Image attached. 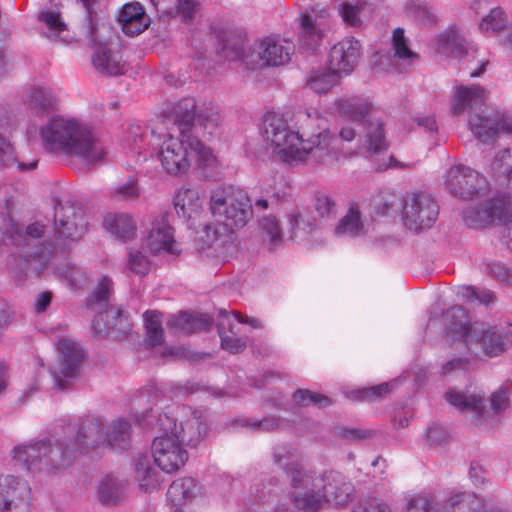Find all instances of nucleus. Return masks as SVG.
Wrapping results in <instances>:
<instances>
[{
    "label": "nucleus",
    "mask_w": 512,
    "mask_h": 512,
    "mask_svg": "<svg viewBox=\"0 0 512 512\" xmlns=\"http://www.w3.org/2000/svg\"><path fill=\"white\" fill-rule=\"evenodd\" d=\"M391 45L393 61L399 66L400 72L412 66L419 59V55L409 47V41L402 28H396L393 31Z\"/></svg>",
    "instance_id": "nucleus-34"
},
{
    "label": "nucleus",
    "mask_w": 512,
    "mask_h": 512,
    "mask_svg": "<svg viewBox=\"0 0 512 512\" xmlns=\"http://www.w3.org/2000/svg\"><path fill=\"white\" fill-rule=\"evenodd\" d=\"M242 425L249 427L252 431L269 432L282 427L284 421L279 417L269 416L262 420H243Z\"/></svg>",
    "instance_id": "nucleus-57"
},
{
    "label": "nucleus",
    "mask_w": 512,
    "mask_h": 512,
    "mask_svg": "<svg viewBox=\"0 0 512 512\" xmlns=\"http://www.w3.org/2000/svg\"><path fill=\"white\" fill-rule=\"evenodd\" d=\"M442 512H502L498 509L487 510L483 500L473 493L458 492L442 500Z\"/></svg>",
    "instance_id": "nucleus-26"
},
{
    "label": "nucleus",
    "mask_w": 512,
    "mask_h": 512,
    "mask_svg": "<svg viewBox=\"0 0 512 512\" xmlns=\"http://www.w3.org/2000/svg\"><path fill=\"white\" fill-rule=\"evenodd\" d=\"M128 267L134 274L144 276L150 270V261L141 251L132 250L129 252Z\"/></svg>",
    "instance_id": "nucleus-56"
},
{
    "label": "nucleus",
    "mask_w": 512,
    "mask_h": 512,
    "mask_svg": "<svg viewBox=\"0 0 512 512\" xmlns=\"http://www.w3.org/2000/svg\"><path fill=\"white\" fill-rule=\"evenodd\" d=\"M200 488L195 479L191 477L180 478L172 482L167 491V498L175 508V512H182L181 508L191 503L198 495Z\"/></svg>",
    "instance_id": "nucleus-27"
},
{
    "label": "nucleus",
    "mask_w": 512,
    "mask_h": 512,
    "mask_svg": "<svg viewBox=\"0 0 512 512\" xmlns=\"http://www.w3.org/2000/svg\"><path fill=\"white\" fill-rule=\"evenodd\" d=\"M147 129L139 124H131L126 132L125 143L134 153H141L146 148Z\"/></svg>",
    "instance_id": "nucleus-52"
},
{
    "label": "nucleus",
    "mask_w": 512,
    "mask_h": 512,
    "mask_svg": "<svg viewBox=\"0 0 512 512\" xmlns=\"http://www.w3.org/2000/svg\"><path fill=\"white\" fill-rule=\"evenodd\" d=\"M88 231L85 212L80 205L70 200L55 201L54 213V244L44 247L34 253L35 257L49 258L54 251H70L80 242Z\"/></svg>",
    "instance_id": "nucleus-10"
},
{
    "label": "nucleus",
    "mask_w": 512,
    "mask_h": 512,
    "mask_svg": "<svg viewBox=\"0 0 512 512\" xmlns=\"http://www.w3.org/2000/svg\"><path fill=\"white\" fill-rule=\"evenodd\" d=\"M469 129L483 143L493 142L500 133L512 132V119L504 114L493 116L474 114L468 120Z\"/></svg>",
    "instance_id": "nucleus-20"
},
{
    "label": "nucleus",
    "mask_w": 512,
    "mask_h": 512,
    "mask_svg": "<svg viewBox=\"0 0 512 512\" xmlns=\"http://www.w3.org/2000/svg\"><path fill=\"white\" fill-rule=\"evenodd\" d=\"M197 0H176L177 13L184 21H191L197 12Z\"/></svg>",
    "instance_id": "nucleus-64"
},
{
    "label": "nucleus",
    "mask_w": 512,
    "mask_h": 512,
    "mask_svg": "<svg viewBox=\"0 0 512 512\" xmlns=\"http://www.w3.org/2000/svg\"><path fill=\"white\" fill-rule=\"evenodd\" d=\"M46 150L76 157L87 165L101 162L105 148L91 126L85 122L65 116H54L40 129Z\"/></svg>",
    "instance_id": "nucleus-5"
},
{
    "label": "nucleus",
    "mask_w": 512,
    "mask_h": 512,
    "mask_svg": "<svg viewBox=\"0 0 512 512\" xmlns=\"http://www.w3.org/2000/svg\"><path fill=\"white\" fill-rule=\"evenodd\" d=\"M146 245L150 252L154 254L160 252L179 253L180 250L174 238V229L169 223L167 213L162 214L152 222Z\"/></svg>",
    "instance_id": "nucleus-23"
},
{
    "label": "nucleus",
    "mask_w": 512,
    "mask_h": 512,
    "mask_svg": "<svg viewBox=\"0 0 512 512\" xmlns=\"http://www.w3.org/2000/svg\"><path fill=\"white\" fill-rule=\"evenodd\" d=\"M113 293V281L103 276L88 299V307L97 313L92 325L97 334H109L116 330L125 332L128 328L127 320L123 318L122 311L109 306Z\"/></svg>",
    "instance_id": "nucleus-13"
},
{
    "label": "nucleus",
    "mask_w": 512,
    "mask_h": 512,
    "mask_svg": "<svg viewBox=\"0 0 512 512\" xmlns=\"http://www.w3.org/2000/svg\"><path fill=\"white\" fill-rule=\"evenodd\" d=\"M46 226L39 222L35 221L26 226L23 230L16 224L13 219L9 215V211L6 216L2 217L0 222V232L3 237V241L9 242L12 245L22 248L25 250L27 258L38 259L41 263L47 258L44 257H35L34 253L37 250H41L44 247H49L48 245L42 244L40 247H37L35 250H30V247L35 245V243L42 238L45 234Z\"/></svg>",
    "instance_id": "nucleus-17"
},
{
    "label": "nucleus",
    "mask_w": 512,
    "mask_h": 512,
    "mask_svg": "<svg viewBox=\"0 0 512 512\" xmlns=\"http://www.w3.org/2000/svg\"><path fill=\"white\" fill-rule=\"evenodd\" d=\"M487 98V92L477 85L456 87L452 101L453 114H462L468 109L482 106Z\"/></svg>",
    "instance_id": "nucleus-28"
},
{
    "label": "nucleus",
    "mask_w": 512,
    "mask_h": 512,
    "mask_svg": "<svg viewBox=\"0 0 512 512\" xmlns=\"http://www.w3.org/2000/svg\"><path fill=\"white\" fill-rule=\"evenodd\" d=\"M406 10L410 16L414 17L415 19L419 20L424 24H432L436 20L435 16L429 11V9L426 6L421 5L415 0H409L406 3Z\"/></svg>",
    "instance_id": "nucleus-59"
},
{
    "label": "nucleus",
    "mask_w": 512,
    "mask_h": 512,
    "mask_svg": "<svg viewBox=\"0 0 512 512\" xmlns=\"http://www.w3.org/2000/svg\"><path fill=\"white\" fill-rule=\"evenodd\" d=\"M406 512H442V501L430 493H420L407 500Z\"/></svg>",
    "instance_id": "nucleus-46"
},
{
    "label": "nucleus",
    "mask_w": 512,
    "mask_h": 512,
    "mask_svg": "<svg viewBox=\"0 0 512 512\" xmlns=\"http://www.w3.org/2000/svg\"><path fill=\"white\" fill-rule=\"evenodd\" d=\"M58 351L60 362L57 367L51 370V374L55 386L65 389L69 384V380L76 377L84 353L78 343L67 338L59 340Z\"/></svg>",
    "instance_id": "nucleus-18"
},
{
    "label": "nucleus",
    "mask_w": 512,
    "mask_h": 512,
    "mask_svg": "<svg viewBox=\"0 0 512 512\" xmlns=\"http://www.w3.org/2000/svg\"><path fill=\"white\" fill-rule=\"evenodd\" d=\"M28 486L12 475L0 476V510H9L12 503L28 493Z\"/></svg>",
    "instance_id": "nucleus-36"
},
{
    "label": "nucleus",
    "mask_w": 512,
    "mask_h": 512,
    "mask_svg": "<svg viewBox=\"0 0 512 512\" xmlns=\"http://www.w3.org/2000/svg\"><path fill=\"white\" fill-rule=\"evenodd\" d=\"M138 421L143 428H151L160 433L152 442L154 463L166 473L178 471L187 461L188 453L178 438L172 435L176 428V419L167 413L162 414L151 409Z\"/></svg>",
    "instance_id": "nucleus-7"
},
{
    "label": "nucleus",
    "mask_w": 512,
    "mask_h": 512,
    "mask_svg": "<svg viewBox=\"0 0 512 512\" xmlns=\"http://www.w3.org/2000/svg\"><path fill=\"white\" fill-rule=\"evenodd\" d=\"M221 318L218 323V333L221 339V347L231 353L242 352L246 348V341L236 337L238 334L237 324L225 311H221Z\"/></svg>",
    "instance_id": "nucleus-32"
},
{
    "label": "nucleus",
    "mask_w": 512,
    "mask_h": 512,
    "mask_svg": "<svg viewBox=\"0 0 512 512\" xmlns=\"http://www.w3.org/2000/svg\"><path fill=\"white\" fill-rule=\"evenodd\" d=\"M491 169L497 176H504L508 182L512 183V149L500 151L495 156Z\"/></svg>",
    "instance_id": "nucleus-54"
},
{
    "label": "nucleus",
    "mask_w": 512,
    "mask_h": 512,
    "mask_svg": "<svg viewBox=\"0 0 512 512\" xmlns=\"http://www.w3.org/2000/svg\"><path fill=\"white\" fill-rule=\"evenodd\" d=\"M13 165H17L19 170H32L36 167L37 161L18 162L11 143L0 134V166L11 167Z\"/></svg>",
    "instance_id": "nucleus-50"
},
{
    "label": "nucleus",
    "mask_w": 512,
    "mask_h": 512,
    "mask_svg": "<svg viewBox=\"0 0 512 512\" xmlns=\"http://www.w3.org/2000/svg\"><path fill=\"white\" fill-rule=\"evenodd\" d=\"M211 323L212 320L207 314H189L186 312H180L177 316H171L167 322V326L180 333L192 334L198 331L207 330Z\"/></svg>",
    "instance_id": "nucleus-31"
},
{
    "label": "nucleus",
    "mask_w": 512,
    "mask_h": 512,
    "mask_svg": "<svg viewBox=\"0 0 512 512\" xmlns=\"http://www.w3.org/2000/svg\"><path fill=\"white\" fill-rule=\"evenodd\" d=\"M104 227L114 239L122 243L131 241L136 236V222L126 213L108 214L104 218Z\"/></svg>",
    "instance_id": "nucleus-29"
},
{
    "label": "nucleus",
    "mask_w": 512,
    "mask_h": 512,
    "mask_svg": "<svg viewBox=\"0 0 512 512\" xmlns=\"http://www.w3.org/2000/svg\"><path fill=\"white\" fill-rule=\"evenodd\" d=\"M361 54L359 41L353 37L345 38L331 48L329 66L341 75H348L357 66Z\"/></svg>",
    "instance_id": "nucleus-22"
},
{
    "label": "nucleus",
    "mask_w": 512,
    "mask_h": 512,
    "mask_svg": "<svg viewBox=\"0 0 512 512\" xmlns=\"http://www.w3.org/2000/svg\"><path fill=\"white\" fill-rule=\"evenodd\" d=\"M338 12L346 25L351 27H358L361 25L359 5L343 2L339 4Z\"/></svg>",
    "instance_id": "nucleus-58"
},
{
    "label": "nucleus",
    "mask_w": 512,
    "mask_h": 512,
    "mask_svg": "<svg viewBox=\"0 0 512 512\" xmlns=\"http://www.w3.org/2000/svg\"><path fill=\"white\" fill-rule=\"evenodd\" d=\"M446 338L454 345L463 346L472 353L480 350L485 356L496 357L505 350L506 328L482 322H472L468 312L461 306H453L445 312Z\"/></svg>",
    "instance_id": "nucleus-6"
},
{
    "label": "nucleus",
    "mask_w": 512,
    "mask_h": 512,
    "mask_svg": "<svg viewBox=\"0 0 512 512\" xmlns=\"http://www.w3.org/2000/svg\"><path fill=\"white\" fill-rule=\"evenodd\" d=\"M352 512H391L388 504L378 499L361 500L353 506Z\"/></svg>",
    "instance_id": "nucleus-61"
},
{
    "label": "nucleus",
    "mask_w": 512,
    "mask_h": 512,
    "mask_svg": "<svg viewBox=\"0 0 512 512\" xmlns=\"http://www.w3.org/2000/svg\"><path fill=\"white\" fill-rule=\"evenodd\" d=\"M446 399L460 410L472 412L479 425L498 423L499 415L510 405L509 391L504 387L498 388L490 395L489 406L481 395L476 394L448 392Z\"/></svg>",
    "instance_id": "nucleus-12"
},
{
    "label": "nucleus",
    "mask_w": 512,
    "mask_h": 512,
    "mask_svg": "<svg viewBox=\"0 0 512 512\" xmlns=\"http://www.w3.org/2000/svg\"><path fill=\"white\" fill-rule=\"evenodd\" d=\"M263 137L273 153L288 164L312 160L327 166L355 153L345 143L356 137L355 128L344 125L337 134L327 127V120L315 109L296 113V128L289 125V115L267 112L262 122Z\"/></svg>",
    "instance_id": "nucleus-1"
},
{
    "label": "nucleus",
    "mask_w": 512,
    "mask_h": 512,
    "mask_svg": "<svg viewBox=\"0 0 512 512\" xmlns=\"http://www.w3.org/2000/svg\"><path fill=\"white\" fill-rule=\"evenodd\" d=\"M508 17L501 7L492 8L479 22V30L485 35H496L506 29Z\"/></svg>",
    "instance_id": "nucleus-44"
},
{
    "label": "nucleus",
    "mask_w": 512,
    "mask_h": 512,
    "mask_svg": "<svg viewBox=\"0 0 512 512\" xmlns=\"http://www.w3.org/2000/svg\"><path fill=\"white\" fill-rule=\"evenodd\" d=\"M90 43L96 47L92 55V64L98 72L111 76L121 75L125 72V63L118 52L111 50L106 44L98 45L97 37L95 44L91 41Z\"/></svg>",
    "instance_id": "nucleus-24"
},
{
    "label": "nucleus",
    "mask_w": 512,
    "mask_h": 512,
    "mask_svg": "<svg viewBox=\"0 0 512 512\" xmlns=\"http://www.w3.org/2000/svg\"><path fill=\"white\" fill-rule=\"evenodd\" d=\"M165 116L172 120L182 131L190 133L196 120L204 129L216 127L221 120L219 108L212 103L199 108L194 98H183L164 110Z\"/></svg>",
    "instance_id": "nucleus-15"
},
{
    "label": "nucleus",
    "mask_w": 512,
    "mask_h": 512,
    "mask_svg": "<svg viewBox=\"0 0 512 512\" xmlns=\"http://www.w3.org/2000/svg\"><path fill=\"white\" fill-rule=\"evenodd\" d=\"M445 187L449 192H485L488 181L470 167L455 165L446 172Z\"/></svg>",
    "instance_id": "nucleus-21"
},
{
    "label": "nucleus",
    "mask_w": 512,
    "mask_h": 512,
    "mask_svg": "<svg viewBox=\"0 0 512 512\" xmlns=\"http://www.w3.org/2000/svg\"><path fill=\"white\" fill-rule=\"evenodd\" d=\"M57 101L58 99L52 89L46 87H33L27 95L29 106L39 112H47L54 109Z\"/></svg>",
    "instance_id": "nucleus-43"
},
{
    "label": "nucleus",
    "mask_w": 512,
    "mask_h": 512,
    "mask_svg": "<svg viewBox=\"0 0 512 512\" xmlns=\"http://www.w3.org/2000/svg\"><path fill=\"white\" fill-rule=\"evenodd\" d=\"M475 195L462 211L467 226L479 228L493 223L512 222V194H493L486 198Z\"/></svg>",
    "instance_id": "nucleus-11"
},
{
    "label": "nucleus",
    "mask_w": 512,
    "mask_h": 512,
    "mask_svg": "<svg viewBox=\"0 0 512 512\" xmlns=\"http://www.w3.org/2000/svg\"><path fill=\"white\" fill-rule=\"evenodd\" d=\"M437 49L447 55H458L463 50L462 39L456 29L450 28L437 38Z\"/></svg>",
    "instance_id": "nucleus-49"
},
{
    "label": "nucleus",
    "mask_w": 512,
    "mask_h": 512,
    "mask_svg": "<svg viewBox=\"0 0 512 512\" xmlns=\"http://www.w3.org/2000/svg\"><path fill=\"white\" fill-rule=\"evenodd\" d=\"M146 177L138 175H129L117 187L116 192H142L147 189L145 186Z\"/></svg>",
    "instance_id": "nucleus-62"
},
{
    "label": "nucleus",
    "mask_w": 512,
    "mask_h": 512,
    "mask_svg": "<svg viewBox=\"0 0 512 512\" xmlns=\"http://www.w3.org/2000/svg\"><path fill=\"white\" fill-rule=\"evenodd\" d=\"M364 232V221L360 207L357 203H350L346 213L340 218L336 227L337 236L357 238Z\"/></svg>",
    "instance_id": "nucleus-33"
},
{
    "label": "nucleus",
    "mask_w": 512,
    "mask_h": 512,
    "mask_svg": "<svg viewBox=\"0 0 512 512\" xmlns=\"http://www.w3.org/2000/svg\"><path fill=\"white\" fill-rule=\"evenodd\" d=\"M206 194H176L173 204L179 217L190 219L199 214L206 201Z\"/></svg>",
    "instance_id": "nucleus-41"
},
{
    "label": "nucleus",
    "mask_w": 512,
    "mask_h": 512,
    "mask_svg": "<svg viewBox=\"0 0 512 512\" xmlns=\"http://www.w3.org/2000/svg\"><path fill=\"white\" fill-rule=\"evenodd\" d=\"M379 202L377 215L386 216L401 207L404 225L411 231L419 232L430 228L439 215V205L432 194H388Z\"/></svg>",
    "instance_id": "nucleus-9"
},
{
    "label": "nucleus",
    "mask_w": 512,
    "mask_h": 512,
    "mask_svg": "<svg viewBox=\"0 0 512 512\" xmlns=\"http://www.w3.org/2000/svg\"><path fill=\"white\" fill-rule=\"evenodd\" d=\"M118 21L122 31L129 36L139 35L148 27L145 11L138 3L125 4L119 13Z\"/></svg>",
    "instance_id": "nucleus-30"
},
{
    "label": "nucleus",
    "mask_w": 512,
    "mask_h": 512,
    "mask_svg": "<svg viewBox=\"0 0 512 512\" xmlns=\"http://www.w3.org/2000/svg\"><path fill=\"white\" fill-rule=\"evenodd\" d=\"M206 434V426L200 413L193 411L187 419L176 422L173 436L177 437L182 445L195 447Z\"/></svg>",
    "instance_id": "nucleus-25"
},
{
    "label": "nucleus",
    "mask_w": 512,
    "mask_h": 512,
    "mask_svg": "<svg viewBox=\"0 0 512 512\" xmlns=\"http://www.w3.org/2000/svg\"><path fill=\"white\" fill-rule=\"evenodd\" d=\"M38 21L46 27V35L48 38L54 41L60 39L65 43L69 42L67 36L63 35L68 32L67 25L62 20L61 13L58 10H52L50 8L43 9L38 14Z\"/></svg>",
    "instance_id": "nucleus-38"
},
{
    "label": "nucleus",
    "mask_w": 512,
    "mask_h": 512,
    "mask_svg": "<svg viewBox=\"0 0 512 512\" xmlns=\"http://www.w3.org/2000/svg\"><path fill=\"white\" fill-rule=\"evenodd\" d=\"M336 107L340 116L348 120L359 124L369 122L366 132L368 151L379 153L388 148L384 123L378 119L370 120L372 105L367 99L360 97L342 98L337 101Z\"/></svg>",
    "instance_id": "nucleus-14"
},
{
    "label": "nucleus",
    "mask_w": 512,
    "mask_h": 512,
    "mask_svg": "<svg viewBox=\"0 0 512 512\" xmlns=\"http://www.w3.org/2000/svg\"><path fill=\"white\" fill-rule=\"evenodd\" d=\"M106 428L103 418L88 416L80 419L72 446L61 439L29 441L16 446L13 457L33 474L55 475L71 465L76 450L86 452L104 445Z\"/></svg>",
    "instance_id": "nucleus-2"
},
{
    "label": "nucleus",
    "mask_w": 512,
    "mask_h": 512,
    "mask_svg": "<svg viewBox=\"0 0 512 512\" xmlns=\"http://www.w3.org/2000/svg\"><path fill=\"white\" fill-rule=\"evenodd\" d=\"M313 207L321 218L333 217L337 212V204L329 194H317L313 200Z\"/></svg>",
    "instance_id": "nucleus-55"
},
{
    "label": "nucleus",
    "mask_w": 512,
    "mask_h": 512,
    "mask_svg": "<svg viewBox=\"0 0 512 512\" xmlns=\"http://www.w3.org/2000/svg\"><path fill=\"white\" fill-rule=\"evenodd\" d=\"M295 50L293 42L279 37H266L245 53L240 37L222 47V55L229 61H241L248 68L280 66L288 63Z\"/></svg>",
    "instance_id": "nucleus-8"
},
{
    "label": "nucleus",
    "mask_w": 512,
    "mask_h": 512,
    "mask_svg": "<svg viewBox=\"0 0 512 512\" xmlns=\"http://www.w3.org/2000/svg\"><path fill=\"white\" fill-rule=\"evenodd\" d=\"M325 9L316 14L314 10L301 17V30L299 35L300 49L313 53L322 44L325 31L328 27V17Z\"/></svg>",
    "instance_id": "nucleus-19"
},
{
    "label": "nucleus",
    "mask_w": 512,
    "mask_h": 512,
    "mask_svg": "<svg viewBox=\"0 0 512 512\" xmlns=\"http://www.w3.org/2000/svg\"><path fill=\"white\" fill-rule=\"evenodd\" d=\"M85 11H86V34L89 41L93 44L96 43V30H97V22H96V14L93 12V4L94 0H79Z\"/></svg>",
    "instance_id": "nucleus-60"
},
{
    "label": "nucleus",
    "mask_w": 512,
    "mask_h": 512,
    "mask_svg": "<svg viewBox=\"0 0 512 512\" xmlns=\"http://www.w3.org/2000/svg\"><path fill=\"white\" fill-rule=\"evenodd\" d=\"M232 230L224 222L207 225L204 229L205 241L208 246L222 247L232 241Z\"/></svg>",
    "instance_id": "nucleus-48"
},
{
    "label": "nucleus",
    "mask_w": 512,
    "mask_h": 512,
    "mask_svg": "<svg viewBox=\"0 0 512 512\" xmlns=\"http://www.w3.org/2000/svg\"><path fill=\"white\" fill-rule=\"evenodd\" d=\"M130 429L131 425L127 420H113L105 429V443L113 448L125 449L129 444Z\"/></svg>",
    "instance_id": "nucleus-40"
},
{
    "label": "nucleus",
    "mask_w": 512,
    "mask_h": 512,
    "mask_svg": "<svg viewBox=\"0 0 512 512\" xmlns=\"http://www.w3.org/2000/svg\"><path fill=\"white\" fill-rule=\"evenodd\" d=\"M292 399L296 407H308L313 404L323 408L331 404V400L327 396L306 389H297L293 393Z\"/></svg>",
    "instance_id": "nucleus-51"
},
{
    "label": "nucleus",
    "mask_w": 512,
    "mask_h": 512,
    "mask_svg": "<svg viewBox=\"0 0 512 512\" xmlns=\"http://www.w3.org/2000/svg\"><path fill=\"white\" fill-rule=\"evenodd\" d=\"M261 188L266 192L269 190H273L274 192H285L287 189H291L292 187L285 176L281 174H275L266 178L263 181Z\"/></svg>",
    "instance_id": "nucleus-63"
},
{
    "label": "nucleus",
    "mask_w": 512,
    "mask_h": 512,
    "mask_svg": "<svg viewBox=\"0 0 512 512\" xmlns=\"http://www.w3.org/2000/svg\"><path fill=\"white\" fill-rule=\"evenodd\" d=\"M341 77V74L329 66L327 69L312 70L307 77L306 84L311 90L321 94L336 86Z\"/></svg>",
    "instance_id": "nucleus-39"
},
{
    "label": "nucleus",
    "mask_w": 512,
    "mask_h": 512,
    "mask_svg": "<svg viewBox=\"0 0 512 512\" xmlns=\"http://www.w3.org/2000/svg\"><path fill=\"white\" fill-rule=\"evenodd\" d=\"M252 201L248 194H211L210 210L226 225L239 229L253 216Z\"/></svg>",
    "instance_id": "nucleus-16"
},
{
    "label": "nucleus",
    "mask_w": 512,
    "mask_h": 512,
    "mask_svg": "<svg viewBox=\"0 0 512 512\" xmlns=\"http://www.w3.org/2000/svg\"><path fill=\"white\" fill-rule=\"evenodd\" d=\"M56 273L71 288L81 289L88 282L87 272L70 262L60 264L56 268Z\"/></svg>",
    "instance_id": "nucleus-45"
},
{
    "label": "nucleus",
    "mask_w": 512,
    "mask_h": 512,
    "mask_svg": "<svg viewBox=\"0 0 512 512\" xmlns=\"http://www.w3.org/2000/svg\"><path fill=\"white\" fill-rule=\"evenodd\" d=\"M457 295L469 302H478L484 305L491 304L495 299V295L492 291L479 289L475 286H461L458 288Z\"/></svg>",
    "instance_id": "nucleus-53"
},
{
    "label": "nucleus",
    "mask_w": 512,
    "mask_h": 512,
    "mask_svg": "<svg viewBox=\"0 0 512 512\" xmlns=\"http://www.w3.org/2000/svg\"><path fill=\"white\" fill-rule=\"evenodd\" d=\"M143 317L148 344L150 346L161 344L164 339L161 314L158 311H146Z\"/></svg>",
    "instance_id": "nucleus-47"
},
{
    "label": "nucleus",
    "mask_w": 512,
    "mask_h": 512,
    "mask_svg": "<svg viewBox=\"0 0 512 512\" xmlns=\"http://www.w3.org/2000/svg\"><path fill=\"white\" fill-rule=\"evenodd\" d=\"M135 479L145 491L156 490L160 485V475L146 454H140L135 460Z\"/></svg>",
    "instance_id": "nucleus-37"
},
{
    "label": "nucleus",
    "mask_w": 512,
    "mask_h": 512,
    "mask_svg": "<svg viewBox=\"0 0 512 512\" xmlns=\"http://www.w3.org/2000/svg\"><path fill=\"white\" fill-rule=\"evenodd\" d=\"M162 168L170 175L180 176L189 170L195 160L193 174L208 182L222 180V166L213 151L191 133L182 131L180 137L165 135L158 151Z\"/></svg>",
    "instance_id": "nucleus-4"
},
{
    "label": "nucleus",
    "mask_w": 512,
    "mask_h": 512,
    "mask_svg": "<svg viewBox=\"0 0 512 512\" xmlns=\"http://www.w3.org/2000/svg\"><path fill=\"white\" fill-rule=\"evenodd\" d=\"M125 482L113 477H104L98 488V498L104 505H115L123 498Z\"/></svg>",
    "instance_id": "nucleus-42"
},
{
    "label": "nucleus",
    "mask_w": 512,
    "mask_h": 512,
    "mask_svg": "<svg viewBox=\"0 0 512 512\" xmlns=\"http://www.w3.org/2000/svg\"><path fill=\"white\" fill-rule=\"evenodd\" d=\"M273 461L291 481L296 505L306 512H315L323 502L336 506L346 504L352 493V485L339 472H328L322 476L307 473L290 444L276 445L273 448Z\"/></svg>",
    "instance_id": "nucleus-3"
},
{
    "label": "nucleus",
    "mask_w": 512,
    "mask_h": 512,
    "mask_svg": "<svg viewBox=\"0 0 512 512\" xmlns=\"http://www.w3.org/2000/svg\"><path fill=\"white\" fill-rule=\"evenodd\" d=\"M259 236L269 250H275L283 241V230L280 220L272 215L266 214L257 220Z\"/></svg>",
    "instance_id": "nucleus-35"
}]
</instances>
